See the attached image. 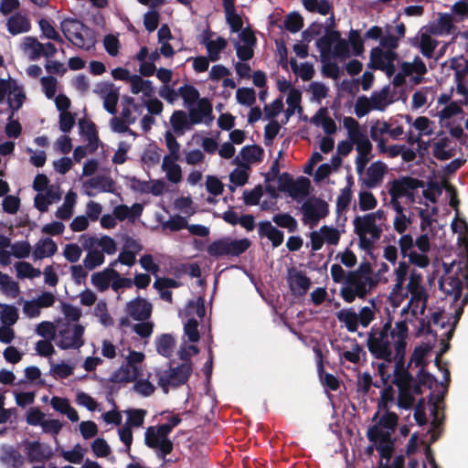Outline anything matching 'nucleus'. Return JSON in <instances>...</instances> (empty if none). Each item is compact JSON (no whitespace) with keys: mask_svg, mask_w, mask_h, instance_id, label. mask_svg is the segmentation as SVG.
Wrapping results in <instances>:
<instances>
[{"mask_svg":"<svg viewBox=\"0 0 468 468\" xmlns=\"http://www.w3.org/2000/svg\"><path fill=\"white\" fill-rule=\"evenodd\" d=\"M393 323V317L388 315L383 324L378 327L374 324L367 336V346L369 353L376 358L391 363L397 358V351L394 350V340L391 339L389 331Z\"/></svg>","mask_w":468,"mask_h":468,"instance_id":"f257e3e1","label":"nucleus"},{"mask_svg":"<svg viewBox=\"0 0 468 468\" xmlns=\"http://www.w3.org/2000/svg\"><path fill=\"white\" fill-rule=\"evenodd\" d=\"M386 220V213L383 209L356 216L353 220L354 232L358 237V246L362 250L370 252L374 244L382 234V229L377 225V221Z\"/></svg>","mask_w":468,"mask_h":468,"instance_id":"f03ea898","label":"nucleus"},{"mask_svg":"<svg viewBox=\"0 0 468 468\" xmlns=\"http://www.w3.org/2000/svg\"><path fill=\"white\" fill-rule=\"evenodd\" d=\"M60 30L69 42L80 48L90 50L96 44L95 32L79 19L64 18L60 22Z\"/></svg>","mask_w":468,"mask_h":468,"instance_id":"7ed1b4c3","label":"nucleus"},{"mask_svg":"<svg viewBox=\"0 0 468 468\" xmlns=\"http://www.w3.org/2000/svg\"><path fill=\"white\" fill-rule=\"evenodd\" d=\"M251 246L248 238L240 239L223 237L212 241L207 248V254L215 259H231L243 254Z\"/></svg>","mask_w":468,"mask_h":468,"instance_id":"20e7f679","label":"nucleus"},{"mask_svg":"<svg viewBox=\"0 0 468 468\" xmlns=\"http://www.w3.org/2000/svg\"><path fill=\"white\" fill-rule=\"evenodd\" d=\"M168 427L149 426L144 432V444L153 450H156L159 459L165 460L166 455L173 452L174 444L169 439Z\"/></svg>","mask_w":468,"mask_h":468,"instance_id":"39448f33","label":"nucleus"},{"mask_svg":"<svg viewBox=\"0 0 468 468\" xmlns=\"http://www.w3.org/2000/svg\"><path fill=\"white\" fill-rule=\"evenodd\" d=\"M367 284L375 285L370 276L359 277L356 272H347L346 284L341 288L340 296L347 303H353L356 297L365 299L369 292Z\"/></svg>","mask_w":468,"mask_h":468,"instance_id":"423d86ee","label":"nucleus"},{"mask_svg":"<svg viewBox=\"0 0 468 468\" xmlns=\"http://www.w3.org/2000/svg\"><path fill=\"white\" fill-rule=\"evenodd\" d=\"M191 373L192 364L182 363L176 367H170L168 370L158 372V385L165 393H167L169 387L176 388L186 383Z\"/></svg>","mask_w":468,"mask_h":468,"instance_id":"0eeeda50","label":"nucleus"},{"mask_svg":"<svg viewBox=\"0 0 468 468\" xmlns=\"http://www.w3.org/2000/svg\"><path fill=\"white\" fill-rule=\"evenodd\" d=\"M423 186L422 180L406 176L390 181L388 186V193L392 199L403 197L412 199L414 197L413 191Z\"/></svg>","mask_w":468,"mask_h":468,"instance_id":"6e6552de","label":"nucleus"},{"mask_svg":"<svg viewBox=\"0 0 468 468\" xmlns=\"http://www.w3.org/2000/svg\"><path fill=\"white\" fill-rule=\"evenodd\" d=\"M405 357L406 352H397V358L393 360L395 366L392 384L397 388L410 387L414 379V377L409 370V367H406Z\"/></svg>","mask_w":468,"mask_h":468,"instance_id":"1a4fd4ad","label":"nucleus"},{"mask_svg":"<svg viewBox=\"0 0 468 468\" xmlns=\"http://www.w3.org/2000/svg\"><path fill=\"white\" fill-rule=\"evenodd\" d=\"M83 334L84 327L81 324H75L72 333L69 329L60 330V339L57 342V346L63 350L80 348L84 344L82 340Z\"/></svg>","mask_w":468,"mask_h":468,"instance_id":"9d476101","label":"nucleus"},{"mask_svg":"<svg viewBox=\"0 0 468 468\" xmlns=\"http://www.w3.org/2000/svg\"><path fill=\"white\" fill-rule=\"evenodd\" d=\"M303 212L305 223L314 227L318 221L328 214V205L322 199H317L314 204L306 201L303 205Z\"/></svg>","mask_w":468,"mask_h":468,"instance_id":"9b49d317","label":"nucleus"},{"mask_svg":"<svg viewBox=\"0 0 468 468\" xmlns=\"http://www.w3.org/2000/svg\"><path fill=\"white\" fill-rule=\"evenodd\" d=\"M152 304L142 297L127 303L125 311L135 321H146L152 314Z\"/></svg>","mask_w":468,"mask_h":468,"instance_id":"f8f14e48","label":"nucleus"},{"mask_svg":"<svg viewBox=\"0 0 468 468\" xmlns=\"http://www.w3.org/2000/svg\"><path fill=\"white\" fill-rule=\"evenodd\" d=\"M388 171V166L381 161L373 162L367 170V177L364 179L366 187L371 189L381 184Z\"/></svg>","mask_w":468,"mask_h":468,"instance_id":"ddd939ff","label":"nucleus"},{"mask_svg":"<svg viewBox=\"0 0 468 468\" xmlns=\"http://www.w3.org/2000/svg\"><path fill=\"white\" fill-rule=\"evenodd\" d=\"M258 234L261 238H267L273 248L281 246L284 239V234L269 220H263L258 224Z\"/></svg>","mask_w":468,"mask_h":468,"instance_id":"4468645a","label":"nucleus"},{"mask_svg":"<svg viewBox=\"0 0 468 468\" xmlns=\"http://www.w3.org/2000/svg\"><path fill=\"white\" fill-rule=\"evenodd\" d=\"M409 327L406 320H401L395 324L394 328H390L389 335L394 340V350L397 352H406L407 338Z\"/></svg>","mask_w":468,"mask_h":468,"instance_id":"2eb2a0df","label":"nucleus"},{"mask_svg":"<svg viewBox=\"0 0 468 468\" xmlns=\"http://www.w3.org/2000/svg\"><path fill=\"white\" fill-rule=\"evenodd\" d=\"M205 117L212 120V104L207 98L198 101L197 107H189L188 121L190 126L200 123Z\"/></svg>","mask_w":468,"mask_h":468,"instance_id":"dca6fc26","label":"nucleus"},{"mask_svg":"<svg viewBox=\"0 0 468 468\" xmlns=\"http://www.w3.org/2000/svg\"><path fill=\"white\" fill-rule=\"evenodd\" d=\"M114 261L110 267L101 271L94 272L91 275V283L99 292H105L111 285L113 276H118V271L112 267L116 264Z\"/></svg>","mask_w":468,"mask_h":468,"instance_id":"f3484780","label":"nucleus"},{"mask_svg":"<svg viewBox=\"0 0 468 468\" xmlns=\"http://www.w3.org/2000/svg\"><path fill=\"white\" fill-rule=\"evenodd\" d=\"M142 375V368L128 367L122 365L110 377L109 381L112 383H130L135 381Z\"/></svg>","mask_w":468,"mask_h":468,"instance_id":"a211bd4d","label":"nucleus"},{"mask_svg":"<svg viewBox=\"0 0 468 468\" xmlns=\"http://www.w3.org/2000/svg\"><path fill=\"white\" fill-rule=\"evenodd\" d=\"M341 38V34L337 30L325 27V34L316 41V46L321 52L322 58L331 54L332 46Z\"/></svg>","mask_w":468,"mask_h":468,"instance_id":"6ab92c4d","label":"nucleus"},{"mask_svg":"<svg viewBox=\"0 0 468 468\" xmlns=\"http://www.w3.org/2000/svg\"><path fill=\"white\" fill-rule=\"evenodd\" d=\"M6 27L8 32L16 36L28 32L31 28V23L26 16L16 13L7 19Z\"/></svg>","mask_w":468,"mask_h":468,"instance_id":"aec40b11","label":"nucleus"},{"mask_svg":"<svg viewBox=\"0 0 468 468\" xmlns=\"http://www.w3.org/2000/svg\"><path fill=\"white\" fill-rule=\"evenodd\" d=\"M58 250L56 242L50 238L39 239L36 245L33 256L36 260H41L45 257L53 256Z\"/></svg>","mask_w":468,"mask_h":468,"instance_id":"412c9836","label":"nucleus"},{"mask_svg":"<svg viewBox=\"0 0 468 468\" xmlns=\"http://www.w3.org/2000/svg\"><path fill=\"white\" fill-rule=\"evenodd\" d=\"M85 186L89 188L98 189L101 192L114 193L115 182L111 176H97L90 178Z\"/></svg>","mask_w":468,"mask_h":468,"instance_id":"4be33fe9","label":"nucleus"},{"mask_svg":"<svg viewBox=\"0 0 468 468\" xmlns=\"http://www.w3.org/2000/svg\"><path fill=\"white\" fill-rule=\"evenodd\" d=\"M26 100V94L23 88L14 80L11 90L8 92L7 103L12 112L18 111Z\"/></svg>","mask_w":468,"mask_h":468,"instance_id":"5701e85b","label":"nucleus"},{"mask_svg":"<svg viewBox=\"0 0 468 468\" xmlns=\"http://www.w3.org/2000/svg\"><path fill=\"white\" fill-rule=\"evenodd\" d=\"M27 459L30 463H41L50 457L39 441H30L27 444Z\"/></svg>","mask_w":468,"mask_h":468,"instance_id":"b1692460","label":"nucleus"},{"mask_svg":"<svg viewBox=\"0 0 468 468\" xmlns=\"http://www.w3.org/2000/svg\"><path fill=\"white\" fill-rule=\"evenodd\" d=\"M311 286L310 279L301 271L295 273L290 282V289L296 296L304 295Z\"/></svg>","mask_w":468,"mask_h":468,"instance_id":"393cba45","label":"nucleus"},{"mask_svg":"<svg viewBox=\"0 0 468 468\" xmlns=\"http://www.w3.org/2000/svg\"><path fill=\"white\" fill-rule=\"evenodd\" d=\"M304 8L311 13L326 16L333 11V5L328 0H302Z\"/></svg>","mask_w":468,"mask_h":468,"instance_id":"a878e982","label":"nucleus"},{"mask_svg":"<svg viewBox=\"0 0 468 468\" xmlns=\"http://www.w3.org/2000/svg\"><path fill=\"white\" fill-rule=\"evenodd\" d=\"M339 322L344 323L347 331L356 332L358 327V315L351 309H342L336 313Z\"/></svg>","mask_w":468,"mask_h":468,"instance_id":"bb28decb","label":"nucleus"},{"mask_svg":"<svg viewBox=\"0 0 468 468\" xmlns=\"http://www.w3.org/2000/svg\"><path fill=\"white\" fill-rule=\"evenodd\" d=\"M156 350L158 354L165 357L172 356L176 344L175 338L170 334H163L156 339Z\"/></svg>","mask_w":468,"mask_h":468,"instance_id":"cd10ccee","label":"nucleus"},{"mask_svg":"<svg viewBox=\"0 0 468 468\" xmlns=\"http://www.w3.org/2000/svg\"><path fill=\"white\" fill-rule=\"evenodd\" d=\"M452 27V16L450 14H441L438 19V24L431 26L428 31L431 35H441L442 33H450Z\"/></svg>","mask_w":468,"mask_h":468,"instance_id":"c85d7f7f","label":"nucleus"},{"mask_svg":"<svg viewBox=\"0 0 468 468\" xmlns=\"http://www.w3.org/2000/svg\"><path fill=\"white\" fill-rule=\"evenodd\" d=\"M326 110L321 108L316 114L313 117V122L316 124H321L326 134H333L336 132V124L335 121L325 115Z\"/></svg>","mask_w":468,"mask_h":468,"instance_id":"c756f323","label":"nucleus"},{"mask_svg":"<svg viewBox=\"0 0 468 468\" xmlns=\"http://www.w3.org/2000/svg\"><path fill=\"white\" fill-rule=\"evenodd\" d=\"M431 349L432 347L429 344H423L416 346L411 355L410 364H414L417 367H420V368H424L427 366L425 357L431 351Z\"/></svg>","mask_w":468,"mask_h":468,"instance_id":"7c9ffc66","label":"nucleus"},{"mask_svg":"<svg viewBox=\"0 0 468 468\" xmlns=\"http://www.w3.org/2000/svg\"><path fill=\"white\" fill-rule=\"evenodd\" d=\"M389 86L383 87L379 91H374L371 94V97L368 98L373 110L384 111L387 105L389 103L388 101V96L389 94Z\"/></svg>","mask_w":468,"mask_h":468,"instance_id":"2f4dec72","label":"nucleus"},{"mask_svg":"<svg viewBox=\"0 0 468 468\" xmlns=\"http://www.w3.org/2000/svg\"><path fill=\"white\" fill-rule=\"evenodd\" d=\"M272 221L280 228L295 232L298 229L297 220L289 213H278L272 217Z\"/></svg>","mask_w":468,"mask_h":468,"instance_id":"473e14b6","label":"nucleus"},{"mask_svg":"<svg viewBox=\"0 0 468 468\" xmlns=\"http://www.w3.org/2000/svg\"><path fill=\"white\" fill-rule=\"evenodd\" d=\"M262 155L263 149L257 144L246 145L239 152V156L246 163L260 162Z\"/></svg>","mask_w":468,"mask_h":468,"instance_id":"72a5a7b5","label":"nucleus"},{"mask_svg":"<svg viewBox=\"0 0 468 468\" xmlns=\"http://www.w3.org/2000/svg\"><path fill=\"white\" fill-rule=\"evenodd\" d=\"M170 122L176 133H183L191 128L186 112L181 110L173 112Z\"/></svg>","mask_w":468,"mask_h":468,"instance_id":"f704fd0d","label":"nucleus"},{"mask_svg":"<svg viewBox=\"0 0 468 468\" xmlns=\"http://www.w3.org/2000/svg\"><path fill=\"white\" fill-rule=\"evenodd\" d=\"M310 185V180L307 177L300 176L296 181L293 180L289 195L293 198L304 197L309 194Z\"/></svg>","mask_w":468,"mask_h":468,"instance_id":"c9c22d12","label":"nucleus"},{"mask_svg":"<svg viewBox=\"0 0 468 468\" xmlns=\"http://www.w3.org/2000/svg\"><path fill=\"white\" fill-rule=\"evenodd\" d=\"M438 43L439 42L436 39H433L429 34L422 33L420 39V49L421 54L427 58H431Z\"/></svg>","mask_w":468,"mask_h":468,"instance_id":"e433bc0d","label":"nucleus"},{"mask_svg":"<svg viewBox=\"0 0 468 468\" xmlns=\"http://www.w3.org/2000/svg\"><path fill=\"white\" fill-rule=\"evenodd\" d=\"M179 96L182 97L187 107L193 106V104L200 100L198 90L189 84H185L179 88Z\"/></svg>","mask_w":468,"mask_h":468,"instance_id":"4c0bfd02","label":"nucleus"},{"mask_svg":"<svg viewBox=\"0 0 468 468\" xmlns=\"http://www.w3.org/2000/svg\"><path fill=\"white\" fill-rule=\"evenodd\" d=\"M227 45V40L222 37H218L213 42H207L206 48L208 53V58L211 61L218 60L220 52L226 48Z\"/></svg>","mask_w":468,"mask_h":468,"instance_id":"58836bf2","label":"nucleus"},{"mask_svg":"<svg viewBox=\"0 0 468 468\" xmlns=\"http://www.w3.org/2000/svg\"><path fill=\"white\" fill-rule=\"evenodd\" d=\"M394 394H395V390L392 388V386H390V385L385 387L382 389L381 395H380V399L378 403V410L376 412L373 420H376L378 418V416L379 414V410H388V408H389L388 403L394 401Z\"/></svg>","mask_w":468,"mask_h":468,"instance_id":"ea45409f","label":"nucleus"},{"mask_svg":"<svg viewBox=\"0 0 468 468\" xmlns=\"http://www.w3.org/2000/svg\"><path fill=\"white\" fill-rule=\"evenodd\" d=\"M348 44L352 47L353 54L356 57L362 56L365 51L364 39L359 30L351 29L348 35Z\"/></svg>","mask_w":468,"mask_h":468,"instance_id":"a19ab883","label":"nucleus"},{"mask_svg":"<svg viewBox=\"0 0 468 468\" xmlns=\"http://www.w3.org/2000/svg\"><path fill=\"white\" fill-rule=\"evenodd\" d=\"M303 27V18L297 12H292L284 19V28L291 33L300 31Z\"/></svg>","mask_w":468,"mask_h":468,"instance_id":"79ce46f5","label":"nucleus"},{"mask_svg":"<svg viewBox=\"0 0 468 468\" xmlns=\"http://www.w3.org/2000/svg\"><path fill=\"white\" fill-rule=\"evenodd\" d=\"M301 99V91L296 89H291L286 100V102L288 104V107L285 112L287 119L294 113L296 108H298L300 111L302 110V107L300 105Z\"/></svg>","mask_w":468,"mask_h":468,"instance_id":"37998d69","label":"nucleus"},{"mask_svg":"<svg viewBox=\"0 0 468 468\" xmlns=\"http://www.w3.org/2000/svg\"><path fill=\"white\" fill-rule=\"evenodd\" d=\"M39 27L42 31V34L48 39L56 41L58 43L63 44L64 40L62 37L58 34V32L54 28V27L49 23V21L46 18H41L38 21Z\"/></svg>","mask_w":468,"mask_h":468,"instance_id":"c03bdc74","label":"nucleus"},{"mask_svg":"<svg viewBox=\"0 0 468 468\" xmlns=\"http://www.w3.org/2000/svg\"><path fill=\"white\" fill-rule=\"evenodd\" d=\"M450 144V140L447 137H443L440 139L438 142L433 144V155L439 160L444 161L448 160L452 156V154L450 151H447L446 148Z\"/></svg>","mask_w":468,"mask_h":468,"instance_id":"a18cd8bd","label":"nucleus"},{"mask_svg":"<svg viewBox=\"0 0 468 468\" xmlns=\"http://www.w3.org/2000/svg\"><path fill=\"white\" fill-rule=\"evenodd\" d=\"M105 257L102 251L98 250L88 251L83 263L86 269L93 270L104 262Z\"/></svg>","mask_w":468,"mask_h":468,"instance_id":"49530a36","label":"nucleus"},{"mask_svg":"<svg viewBox=\"0 0 468 468\" xmlns=\"http://www.w3.org/2000/svg\"><path fill=\"white\" fill-rule=\"evenodd\" d=\"M367 439L374 442L375 444L382 442H386L387 440L390 439V431H383L378 424L370 427L367 431Z\"/></svg>","mask_w":468,"mask_h":468,"instance_id":"de8ad7c7","label":"nucleus"},{"mask_svg":"<svg viewBox=\"0 0 468 468\" xmlns=\"http://www.w3.org/2000/svg\"><path fill=\"white\" fill-rule=\"evenodd\" d=\"M16 270L19 278H36L41 274L39 269L34 268L29 262L19 261L16 263Z\"/></svg>","mask_w":468,"mask_h":468,"instance_id":"09e8293b","label":"nucleus"},{"mask_svg":"<svg viewBox=\"0 0 468 468\" xmlns=\"http://www.w3.org/2000/svg\"><path fill=\"white\" fill-rule=\"evenodd\" d=\"M236 98L239 103L251 107L256 101V92L252 88H239Z\"/></svg>","mask_w":468,"mask_h":468,"instance_id":"8fccbe9b","label":"nucleus"},{"mask_svg":"<svg viewBox=\"0 0 468 468\" xmlns=\"http://www.w3.org/2000/svg\"><path fill=\"white\" fill-rule=\"evenodd\" d=\"M350 140L356 145L358 154L368 155L370 154L372 150V144L367 134L361 133L356 134V136L355 135V137Z\"/></svg>","mask_w":468,"mask_h":468,"instance_id":"3c124183","label":"nucleus"},{"mask_svg":"<svg viewBox=\"0 0 468 468\" xmlns=\"http://www.w3.org/2000/svg\"><path fill=\"white\" fill-rule=\"evenodd\" d=\"M445 284L449 286L445 291L447 294L452 295L454 300L461 298L463 293V282L458 277H448L445 280Z\"/></svg>","mask_w":468,"mask_h":468,"instance_id":"603ef678","label":"nucleus"},{"mask_svg":"<svg viewBox=\"0 0 468 468\" xmlns=\"http://www.w3.org/2000/svg\"><path fill=\"white\" fill-rule=\"evenodd\" d=\"M358 205L362 211L374 209L378 206V200L369 191H361L358 195Z\"/></svg>","mask_w":468,"mask_h":468,"instance_id":"864d4df0","label":"nucleus"},{"mask_svg":"<svg viewBox=\"0 0 468 468\" xmlns=\"http://www.w3.org/2000/svg\"><path fill=\"white\" fill-rule=\"evenodd\" d=\"M399 388V397H398V406L401 409L409 410L413 406L415 401L414 396H412V392H410V387L398 388Z\"/></svg>","mask_w":468,"mask_h":468,"instance_id":"5fc2aeb1","label":"nucleus"},{"mask_svg":"<svg viewBox=\"0 0 468 468\" xmlns=\"http://www.w3.org/2000/svg\"><path fill=\"white\" fill-rule=\"evenodd\" d=\"M226 20L232 32H239L243 27V21L241 16L236 13L235 7L233 9H225Z\"/></svg>","mask_w":468,"mask_h":468,"instance_id":"6e6d98bb","label":"nucleus"},{"mask_svg":"<svg viewBox=\"0 0 468 468\" xmlns=\"http://www.w3.org/2000/svg\"><path fill=\"white\" fill-rule=\"evenodd\" d=\"M160 153L156 145H150L142 155V162L147 166L156 165L160 161Z\"/></svg>","mask_w":468,"mask_h":468,"instance_id":"4d7b16f0","label":"nucleus"},{"mask_svg":"<svg viewBox=\"0 0 468 468\" xmlns=\"http://www.w3.org/2000/svg\"><path fill=\"white\" fill-rule=\"evenodd\" d=\"M400 255L403 259L407 258L411 252H413L414 239L410 234H401V237L398 240Z\"/></svg>","mask_w":468,"mask_h":468,"instance_id":"13d9d810","label":"nucleus"},{"mask_svg":"<svg viewBox=\"0 0 468 468\" xmlns=\"http://www.w3.org/2000/svg\"><path fill=\"white\" fill-rule=\"evenodd\" d=\"M147 411L143 409H133L127 411V424L130 427H141L144 424Z\"/></svg>","mask_w":468,"mask_h":468,"instance_id":"bf43d9fd","label":"nucleus"},{"mask_svg":"<svg viewBox=\"0 0 468 468\" xmlns=\"http://www.w3.org/2000/svg\"><path fill=\"white\" fill-rule=\"evenodd\" d=\"M3 312L1 321L5 325L11 326L18 320V312L14 305L4 304L2 305Z\"/></svg>","mask_w":468,"mask_h":468,"instance_id":"052dcab7","label":"nucleus"},{"mask_svg":"<svg viewBox=\"0 0 468 468\" xmlns=\"http://www.w3.org/2000/svg\"><path fill=\"white\" fill-rule=\"evenodd\" d=\"M263 191L261 185L256 186L252 190H245L243 192L244 203L247 206H256L260 203Z\"/></svg>","mask_w":468,"mask_h":468,"instance_id":"680f3d73","label":"nucleus"},{"mask_svg":"<svg viewBox=\"0 0 468 468\" xmlns=\"http://www.w3.org/2000/svg\"><path fill=\"white\" fill-rule=\"evenodd\" d=\"M385 63L384 51L378 47L372 48L370 52V62L367 65L368 68L380 70L383 69Z\"/></svg>","mask_w":468,"mask_h":468,"instance_id":"e2e57ef3","label":"nucleus"},{"mask_svg":"<svg viewBox=\"0 0 468 468\" xmlns=\"http://www.w3.org/2000/svg\"><path fill=\"white\" fill-rule=\"evenodd\" d=\"M385 414L382 415V417L379 419V421L378 425L382 429H388L391 431H394L397 425L399 417L395 412L385 410Z\"/></svg>","mask_w":468,"mask_h":468,"instance_id":"0e129e2a","label":"nucleus"},{"mask_svg":"<svg viewBox=\"0 0 468 468\" xmlns=\"http://www.w3.org/2000/svg\"><path fill=\"white\" fill-rule=\"evenodd\" d=\"M351 199L352 190L349 186L344 187L336 199V212L340 214L345 211L350 205Z\"/></svg>","mask_w":468,"mask_h":468,"instance_id":"69168bd1","label":"nucleus"},{"mask_svg":"<svg viewBox=\"0 0 468 468\" xmlns=\"http://www.w3.org/2000/svg\"><path fill=\"white\" fill-rule=\"evenodd\" d=\"M12 255L17 259L27 258L31 252V246L28 241H16L11 244Z\"/></svg>","mask_w":468,"mask_h":468,"instance_id":"338daca9","label":"nucleus"},{"mask_svg":"<svg viewBox=\"0 0 468 468\" xmlns=\"http://www.w3.org/2000/svg\"><path fill=\"white\" fill-rule=\"evenodd\" d=\"M44 93L48 99L54 98L57 92V79L53 76H46L40 79Z\"/></svg>","mask_w":468,"mask_h":468,"instance_id":"774afa93","label":"nucleus"}]
</instances>
